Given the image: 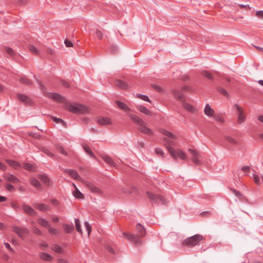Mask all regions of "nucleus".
I'll list each match as a JSON object with an SVG mask.
<instances>
[{"label":"nucleus","instance_id":"obj_39","mask_svg":"<svg viewBox=\"0 0 263 263\" xmlns=\"http://www.w3.org/2000/svg\"><path fill=\"white\" fill-rule=\"evenodd\" d=\"M75 224H76V228L77 231L79 232L80 234H82V230L81 228V225L80 220L78 219H74Z\"/></svg>","mask_w":263,"mask_h":263},{"label":"nucleus","instance_id":"obj_34","mask_svg":"<svg viewBox=\"0 0 263 263\" xmlns=\"http://www.w3.org/2000/svg\"><path fill=\"white\" fill-rule=\"evenodd\" d=\"M85 152L88 154L92 158H95V155L91 151L90 148L87 145L84 144L82 145Z\"/></svg>","mask_w":263,"mask_h":263},{"label":"nucleus","instance_id":"obj_54","mask_svg":"<svg viewBox=\"0 0 263 263\" xmlns=\"http://www.w3.org/2000/svg\"><path fill=\"white\" fill-rule=\"evenodd\" d=\"M182 89L185 91H189L191 92H193V89L191 87L187 85H183L182 87Z\"/></svg>","mask_w":263,"mask_h":263},{"label":"nucleus","instance_id":"obj_59","mask_svg":"<svg viewBox=\"0 0 263 263\" xmlns=\"http://www.w3.org/2000/svg\"><path fill=\"white\" fill-rule=\"evenodd\" d=\"M65 44L67 47H71L73 46L72 43L68 40H66L65 41Z\"/></svg>","mask_w":263,"mask_h":263},{"label":"nucleus","instance_id":"obj_50","mask_svg":"<svg viewBox=\"0 0 263 263\" xmlns=\"http://www.w3.org/2000/svg\"><path fill=\"white\" fill-rule=\"evenodd\" d=\"M213 118H214L215 120L218 121L220 123H223L224 122V119L220 115H214V117Z\"/></svg>","mask_w":263,"mask_h":263},{"label":"nucleus","instance_id":"obj_62","mask_svg":"<svg viewBox=\"0 0 263 263\" xmlns=\"http://www.w3.org/2000/svg\"><path fill=\"white\" fill-rule=\"evenodd\" d=\"M4 245L8 250L13 251L12 248L11 247L10 245L8 243L4 242Z\"/></svg>","mask_w":263,"mask_h":263},{"label":"nucleus","instance_id":"obj_31","mask_svg":"<svg viewBox=\"0 0 263 263\" xmlns=\"http://www.w3.org/2000/svg\"><path fill=\"white\" fill-rule=\"evenodd\" d=\"M226 140L228 142L230 143L233 145H237L238 144V141L235 139L234 138L232 137L231 136H228L226 137Z\"/></svg>","mask_w":263,"mask_h":263},{"label":"nucleus","instance_id":"obj_29","mask_svg":"<svg viewBox=\"0 0 263 263\" xmlns=\"http://www.w3.org/2000/svg\"><path fill=\"white\" fill-rule=\"evenodd\" d=\"M116 103L117 104L118 106L122 110L124 111L130 110L129 108L125 103L119 101H116Z\"/></svg>","mask_w":263,"mask_h":263},{"label":"nucleus","instance_id":"obj_33","mask_svg":"<svg viewBox=\"0 0 263 263\" xmlns=\"http://www.w3.org/2000/svg\"><path fill=\"white\" fill-rule=\"evenodd\" d=\"M135 96L136 98H139L140 99H141L143 101H146V102H148L149 103L151 102V101L150 100V99H149V98L147 96L140 94V93H136Z\"/></svg>","mask_w":263,"mask_h":263},{"label":"nucleus","instance_id":"obj_24","mask_svg":"<svg viewBox=\"0 0 263 263\" xmlns=\"http://www.w3.org/2000/svg\"><path fill=\"white\" fill-rule=\"evenodd\" d=\"M136 227L138 233V235H139L140 237H143L146 233V231L144 227L140 223H138L136 224Z\"/></svg>","mask_w":263,"mask_h":263},{"label":"nucleus","instance_id":"obj_14","mask_svg":"<svg viewBox=\"0 0 263 263\" xmlns=\"http://www.w3.org/2000/svg\"><path fill=\"white\" fill-rule=\"evenodd\" d=\"M97 122L101 125H107L111 124V120L108 117H99L97 118Z\"/></svg>","mask_w":263,"mask_h":263},{"label":"nucleus","instance_id":"obj_58","mask_svg":"<svg viewBox=\"0 0 263 263\" xmlns=\"http://www.w3.org/2000/svg\"><path fill=\"white\" fill-rule=\"evenodd\" d=\"M33 232L34 234L39 235H41L42 234V232L39 229L35 227L33 228Z\"/></svg>","mask_w":263,"mask_h":263},{"label":"nucleus","instance_id":"obj_26","mask_svg":"<svg viewBox=\"0 0 263 263\" xmlns=\"http://www.w3.org/2000/svg\"><path fill=\"white\" fill-rule=\"evenodd\" d=\"M6 162L14 169H18L21 167L20 163L14 160L6 159Z\"/></svg>","mask_w":263,"mask_h":263},{"label":"nucleus","instance_id":"obj_41","mask_svg":"<svg viewBox=\"0 0 263 263\" xmlns=\"http://www.w3.org/2000/svg\"><path fill=\"white\" fill-rule=\"evenodd\" d=\"M23 167L27 171H33L34 167L32 164L28 163H25L23 165Z\"/></svg>","mask_w":263,"mask_h":263},{"label":"nucleus","instance_id":"obj_18","mask_svg":"<svg viewBox=\"0 0 263 263\" xmlns=\"http://www.w3.org/2000/svg\"><path fill=\"white\" fill-rule=\"evenodd\" d=\"M22 208L24 211L29 215L33 216L36 214V212L35 210L30 206L26 204H22Z\"/></svg>","mask_w":263,"mask_h":263},{"label":"nucleus","instance_id":"obj_3","mask_svg":"<svg viewBox=\"0 0 263 263\" xmlns=\"http://www.w3.org/2000/svg\"><path fill=\"white\" fill-rule=\"evenodd\" d=\"M203 239V237L201 235L196 234L184 239L182 244L189 247H193L199 245Z\"/></svg>","mask_w":263,"mask_h":263},{"label":"nucleus","instance_id":"obj_20","mask_svg":"<svg viewBox=\"0 0 263 263\" xmlns=\"http://www.w3.org/2000/svg\"><path fill=\"white\" fill-rule=\"evenodd\" d=\"M37 177L43 182L46 184L48 186L52 185V182L46 175L40 174L37 176Z\"/></svg>","mask_w":263,"mask_h":263},{"label":"nucleus","instance_id":"obj_13","mask_svg":"<svg viewBox=\"0 0 263 263\" xmlns=\"http://www.w3.org/2000/svg\"><path fill=\"white\" fill-rule=\"evenodd\" d=\"M3 177L5 180L11 183H14L20 182L18 178L10 173H7V174L3 175Z\"/></svg>","mask_w":263,"mask_h":263},{"label":"nucleus","instance_id":"obj_10","mask_svg":"<svg viewBox=\"0 0 263 263\" xmlns=\"http://www.w3.org/2000/svg\"><path fill=\"white\" fill-rule=\"evenodd\" d=\"M47 96L58 102H64L65 101V98L59 93L49 92L47 93Z\"/></svg>","mask_w":263,"mask_h":263},{"label":"nucleus","instance_id":"obj_28","mask_svg":"<svg viewBox=\"0 0 263 263\" xmlns=\"http://www.w3.org/2000/svg\"><path fill=\"white\" fill-rule=\"evenodd\" d=\"M183 107L185 109L191 113H194L196 111V109L194 108V107L189 103H183Z\"/></svg>","mask_w":263,"mask_h":263},{"label":"nucleus","instance_id":"obj_30","mask_svg":"<svg viewBox=\"0 0 263 263\" xmlns=\"http://www.w3.org/2000/svg\"><path fill=\"white\" fill-rule=\"evenodd\" d=\"M72 195L73 196L78 199H82L84 198L83 194L79 190L77 187H76V190L73 191Z\"/></svg>","mask_w":263,"mask_h":263},{"label":"nucleus","instance_id":"obj_5","mask_svg":"<svg viewBox=\"0 0 263 263\" xmlns=\"http://www.w3.org/2000/svg\"><path fill=\"white\" fill-rule=\"evenodd\" d=\"M83 183L87 186L88 190L93 193L97 194H102V191L100 189L97 187L94 184L92 183L87 181H83Z\"/></svg>","mask_w":263,"mask_h":263},{"label":"nucleus","instance_id":"obj_12","mask_svg":"<svg viewBox=\"0 0 263 263\" xmlns=\"http://www.w3.org/2000/svg\"><path fill=\"white\" fill-rule=\"evenodd\" d=\"M64 172L66 174H68L73 179L80 180L83 182V180L76 171L72 169H65Z\"/></svg>","mask_w":263,"mask_h":263},{"label":"nucleus","instance_id":"obj_60","mask_svg":"<svg viewBox=\"0 0 263 263\" xmlns=\"http://www.w3.org/2000/svg\"><path fill=\"white\" fill-rule=\"evenodd\" d=\"M232 192L235 194V195L238 197H242V195L241 194V193H240L239 191H237L234 189H233L232 190Z\"/></svg>","mask_w":263,"mask_h":263},{"label":"nucleus","instance_id":"obj_51","mask_svg":"<svg viewBox=\"0 0 263 263\" xmlns=\"http://www.w3.org/2000/svg\"><path fill=\"white\" fill-rule=\"evenodd\" d=\"M6 188L9 192H13L15 190L14 187L10 183L6 184Z\"/></svg>","mask_w":263,"mask_h":263},{"label":"nucleus","instance_id":"obj_40","mask_svg":"<svg viewBox=\"0 0 263 263\" xmlns=\"http://www.w3.org/2000/svg\"><path fill=\"white\" fill-rule=\"evenodd\" d=\"M217 90L218 92H219L220 93H221L224 96H225L227 98L229 97V95L228 92L224 88H223L221 87H218L217 88Z\"/></svg>","mask_w":263,"mask_h":263},{"label":"nucleus","instance_id":"obj_4","mask_svg":"<svg viewBox=\"0 0 263 263\" xmlns=\"http://www.w3.org/2000/svg\"><path fill=\"white\" fill-rule=\"evenodd\" d=\"M232 109L236 110L237 112L238 119L237 122L239 124H241L246 120V116L242 108L238 104H234L233 106Z\"/></svg>","mask_w":263,"mask_h":263},{"label":"nucleus","instance_id":"obj_48","mask_svg":"<svg viewBox=\"0 0 263 263\" xmlns=\"http://www.w3.org/2000/svg\"><path fill=\"white\" fill-rule=\"evenodd\" d=\"M95 33L99 40H101L103 39V34L99 29H96Z\"/></svg>","mask_w":263,"mask_h":263},{"label":"nucleus","instance_id":"obj_61","mask_svg":"<svg viewBox=\"0 0 263 263\" xmlns=\"http://www.w3.org/2000/svg\"><path fill=\"white\" fill-rule=\"evenodd\" d=\"M241 170L245 172H248L250 171V167L248 165L243 166L241 168Z\"/></svg>","mask_w":263,"mask_h":263},{"label":"nucleus","instance_id":"obj_19","mask_svg":"<svg viewBox=\"0 0 263 263\" xmlns=\"http://www.w3.org/2000/svg\"><path fill=\"white\" fill-rule=\"evenodd\" d=\"M136 108L140 112L147 116H151L152 115V112L143 105H137Z\"/></svg>","mask_w":263,"mask_h":263},{"label":"nucleus","instance_id":"obj_2","mask_svg":"<svg viewBox=\"0 0 263 263\" xmlns=\"http://www.w3.org/2000/svg\"><path fill=\"white\" fill-rule=\"evenodd\" d=\"M64 107L67 110L76 114L88 112V109L86 106L76 103L65 102Z\"/></svg>","mask_w":263,"mask_h":263},{"label":"nucleus","instance_id":"obj_52","mask_svg":"<svg viewBox=\"0 0 263 263\" xmlns=\"http://www.w3.org/2000/svg\"><path fill=\"white\" fill-rule=\"evenodd\" d=\"M155 152L157 155H160L162 156H163L164 155V151L159 147H157L155 148Z\"/></svg>","mask_w":263,"mask_h":263},{"label":"nucleus","instance_id":"obj_6","mask_svg":"<svg viewBox=\"0 0 263 263\" xmlns=\"http://www.w3.org/2000/svg\"><path fill=\"white\" fill-rule=\"evenodd\" d=\"M138 129L140 132L147 135L151 136L154 134L153 130L146 125L144 121L138 126Z\"/></svg>","mask_w":263,"mask_h":263},{"label":"nucleus","instance_id":"obj_23","mask_svg":"<svg viewBox=\"0 0 263 263\" xmlns=\"http://www.w3.org/2000/svg\"><path fill=\"white\" fill-rule=\"evenodd\" d=\"M33 206L35 208L43 212L49 210V206L43 203H34L33 204Z\"/></svg>","mask_w":263,"mask_h":263},{"label":"nucleus","instance_id":"obj_11","mask_svg":"<svg viewBox=\"0 0 263 263\" xmlns=\"http://www.w3.org/2000/svg\"><path fill=\"white\" fill-rule=\"evenodd\" d=\"M13 231L20 237H23L25 234L29 233L28 229L22 227H14Z\"/></svg>","mask_w":263,"mask_h":263},{"label":"nucleus","instance_id":"obj_42","mask_svg":"<svg viewBox=\"0 0 263 263\" xmlns=\"http://www.w3.org/2000/svg\"><path fill=\"white\" fill-rule=\"evenodd\" d=\"M29 50L32 53L34 54L37 55L39 53V50L33 45H29Z\"/></svg>","mask_w":263,"mask_h":263},{"label":"nucleus","instance_id":"obj_25","mask_svg":"<svg viewBox=\"0 0 263 263\" xmlns=\"http://www.w3.org/2000/svg\"><path fill=\"white\" fill-rule=\"evenodd\" d=\"M115 85L120 88L127 89L128 86L127 83L121 80H117L115 81Z\"/></svg>","mask_w":263,"mask_h":263},{"label":"nucleus","instance_id":"obj_43","mask_svg":"<svg viewBox=\"0 0 263 263\" xmlns=\"http://www.w3.org/2000/svg\"><path fill=\"white\" fill-rule=\"evenodd\" d=\"M152 87L159 92H163L164 90L160 86L156 84H152Z\"/></svg>","mask_w":263,"mask_h":263},{"label":"nucleus","instance_id":"obj_7","mask_svg":"<svg viewBox=\"0 0 263 263\" xmlns=\"http://www.w3.org/2000/svg\"><path fill=\"white\" fill-rule=\"evenodd\" d=\"M147 195L150 200L156 203L164 202L163 198L159 195H155L150 192H147Z\"/></svg>","mask_w":263,"mask_h":263},{"label":"nucleus","instance_id":"obj_63","mask_svg":"<svg viewBox=\"0 0 263 263\" xmlns=\"http://www.w3.org/2000/svg\"><path fill=\"white\" fill-rule=\"evenodd\" d=\"M106 249L108 252H110V253H112V254H114V251L113 249H112L111 247H110V246H107L106 247Z\"/></svg>","mask_w":263,"mask_h":263},{"label":"nucleus","instance_id":"obj_17","mask_svg":"<svg viewBox=\"0 0 263 263\" xmlns=\"http://www.w3.org/2000/svg\"><path fill=\"white\" fill-rule=\"evenodd\" d=\"M204 114L209 117H214L215 110L212 109L209 104H206L204 108Z\"/></svg>","mask_w":263,"mask_h":263},{"label":"nucleus","instance_id":"obj_38","mask_svg":"<svg viewBox=\"0 0 263 263\" xmlns=\"http://www.w3.org/2000/svg\"><path fill=\"white\" fill-rule=\"evenodd\" d=\"M201 74H202V76L208 78L209 80H212L213 79V76H212V73L211 72H210L209 71H208L203 70L201 72Z\"/></svg>","mask_w":263,"mask_h":263},{"label":"nucleus","instance_id":"obj_57","mask_svg":"<svg viewBox=\"0 0 263 263\" xmlns=\"http://www.w3.org/2000/svg\"><path fill=\"white\" fill-rule=\"evenodd\" d=\"M255 15L259 18L263 19V11H257L256 12Z\"/></svg>","mask_w":263,"mask_h":263},{"label":"nucleus","instance_id":"obj_44","mask_svg":"<svg viewBox=\"0 0 263 263\" xmlns=\"http://www.w3.org/2000/svg\"><path fill=\"white\" fill-rule=\"evenodd\" d=\"M52 249L56 252H58V253H62V248L59 245H54L52 248Z\"/></svg>","mask_w":263,"mask_h":263},{"label":"nucleus","instance_id":"obj_1","mask_svg":"<svg viewBox=\"0 0 263 263\" xmlns=\"http://www.w3.org/2000/svg\"><path fill=\"white\" fill-rule=\"evenodd\" d=\"M163 140L165 142V146L166 148L174 159L177 160L178 158L183 160L187 159V156L180 149L175 150L172 147V145H174L173 142L167 140L166 138H163Z\"/></svg>","mask_w":263,"mask_h":263},{"label":"nucleus","instance_id":"obj_9","mask_svg":"<svg viewBox=\"0 0 263 263\" xmlns=\"http://www.w3.org/2000/svg\"><path fill=\"white\" fill-rule=\"evenodd\" d=\"M17 99L24 104L31 105L32 103L31 99L29 97L22 93H17L16 95Z\"/></svg>","mask_w":263,"mask_h":263},{"label":"nucleus","instance_id":"obj_55","mask_svg":"<svg viewBox=\"0 0 263 263\" xmlns=\"http://www.w3.org/2000/svg\"><path fill=\"white\" fill-rule=\"evenodd\" d=\"M48 231L51 234H57L58 231L57 229L48 227Z\"/></svg>","mask_w":263,"mask_h":263},{"label":"nucleus","instance_id":"obj_53","mask_svg":"<svg viewBox=\"0 0 263 263\" xmlns=\"http://www.w3.org/2000/svg\"><path fill=\"white\" fill-rule=\"evenodd\" d=\"M43 152L46 154L47 155V156H49V157H54V154L51 153V152H50L48 149H43Z\"/></svg>","mask_w":263,"mask_h":263},{"label":"nucleus","instance_id":"obj_49","mask_svg":"<svg viewBox=\"0 0 263 263\" xmlns=\"http://www.w3.org/2000/svg\"><path fill=\"white\" fill-rule=\"evenodd\" d=\"M84 226L87 231L88 235L89 236L91 231V227L87 221L84 222Z\"/></svg>","mask_w":263,"mask_h":263},{"label":"nucleus","instance_id":"obj_46","mask_svg":"<svg viewBox=\"0 0 263 263\" xmlns=\"http://www.w3.org/2000/svg\"><path fill=\"white\" fill-rule=\"evenodd\" d=\"M56 149L58 152H59L61 154H63L64 155H65V156L67 155V152L64 150V149L63 148V147L58 145L56 146Z\"/></svg>","mask_w":263,"mask_h":263},{"label":"nucleus","instance_id":"obj_32","mask_svg":"<svg viewBox=\"0 0 263 263\" xmlns=\"http://www.w3.org/2000/svg\"><path fill=\"white\" fill-rule=\"evenodd\" d=\"M63 228L64 231L66 233H70L74 230V227L72 225H69L67 224H64L63 225Z\"/></svg>","mask_w":263,"mask_h":263},{"label":"nucleus","instance_id":"obj_35","mask_svg":"<svg viewBox=\"0 0 263 263\" xmlns=\"http://www.w3.org/2000/svg\"><path fill=\"white\" fill-rule=\"evenodd\" d=\"M102 159L108 164L110 165L114 166L115 165V162L109 156L104 155L102 156Z\"/></svg>","mask_w":263,"mask_h":263},{"label":"nucleus","instance_id":"obj_27","mask_svg":"<svg viewBox=\"0 0 263 263\" xmlns=\"http://www.w3.org/2000/svg\"><path fill=\"white\" fill-rule=\"evenodd\" d=\"M30 182L32 185L38 189H41L42 188L41 183L39 180L35 178H31L30 179Z\"/></svg>","mask_w":263,"mask_h":263},{"label":"nucleus","instance_id":"obj_37","mask_svg":"<svg viewBox=\"0 0 263 263\" xmlns=\"http://www.w3.org/2000/svg\"><path fill=\"white\" fill-rule=\"evenodd\" d=\"M40 257L45 260L50 261L52 259V257L49 254L44 252L41 253Z\"/></svg>","mask_w":263,"mask_h":263},{"label":"nucleus","instance_id":"obj_16","mask_svg":"<svg viewBox=\"0 0 263 263\" xmlns=\"http://www.w3.org/2000/svg\"><path fill=\"white\" fill-rule=\"evenodd\" d=\"M172 92L175 99L182 102L185 101L184 95L180 90L174 89L172 90Z\"/></svg>","mask_w":263,"mask_h":263},{"label":"nucleus","instance_id":"obj_36","mask_svg":"<svg viewBox=\"0 0 263 263\" xmlns=\"http://www.w3.org/2000/svg\"><path fill=\"white\" fill-rule=\"evenodd\" d=\"M37 222L39 224L44 227H48L49 226L48 221L42 218L37 219Z\"/></svg>","mask_w":263,"mask_h":263},{"label":"nucleus","instance_id":"obj_8","mask_svg":"<svg viewBox=\"0 0 263 263\" xmlns=\"http://www.w3.org/2000/svg\"><path fill=\"white\" fill-rule=\"evenodd\" d=\"M123 235L125 236L126 239L130 240L135 244L140 243L141 242L140 238V237L138 235L128 234L125 233H123Z\"/></svg>","mask_w":263,"mask_h":263},{"label":"nucleus","instance_id":"obj_45","mask_svg":"<svg viewBox=\"0 0 263 263\" xmlns=\"http://www.w3.org/2000/svg\"><path fill=\"white\" fill-rule=\"evenodd\" d=\"M4 49L8 54H9L11 56H12L14 54V52L12 49H11L9 47H5L4 48Z\"/></svg>","mask_w":263,"mask_h":263},{"label":"nucleus","instance_id":"obj_22","mask_svg":"<svg viewBox=\"0 0 263 263\" xmlns=\"http://www.w3.org/2000/svg\"><path fill=\"white\" fill-rule=\"evenodd\" d=\"M129 116L132 121L137 124L138 126L143 121L141 118L135 114H130L129 115Z\"/></svg>","mask_w":263,"mask_h":263},{"label":"nucleus","instance_id":"obj_64","mask_svg":"<svg viewBox=\"0 0 263 263\" xmlns=\"http://www.w3.org/2000/svg\"><path fill=\"white\" fill-rule=\"evenodd\" d=\"M58 263H68V261L64 259L60 258L58 260Z\"/></svg>","mask_w":263,"mask_h":263},{"label":"nucleus","instance_id":"obj_15","mask_svg":"<svg viewBox=\"0 0 263 263\" xmlns=\"http://www.w3.org/2000/svg\"><path fill=\"white\" fill-rule=\"evenodd\" d=\"M189 151L192 155V160L193 162L195 164H199L200 161L198 160V158L199 157L200 155L198 152L197 151L191 148H189Z\"/></svg>","mask_w":263,"mask_h":263},{"label":"nucleus","instance_id":"obj_47","mask_svg":"<svg viewBox=\"0 0 263 263\" xmlns=\"http://www.w3.org/2000/svg\"><path fill=\"white\" fill-rule=\"evenodd\" d=\"M20 82L22 83H23V84H26V85H30L31 84V82L30 81V80H28V79H27L25 77L21 78Z\"/></svg>","mask_w":263,"mask_h":263},{"label":"nucleus","instance_id":"obj_21","mask_svg":"<svg viewBox=\"0 0 263 263\" xmlns=\"http://www.w3.org/2000/svg\"><path fill=\"white\" fill-rule=\"evenodd\" d=\"M160 132L162 134L165 135L167 137L170 139H168L167 138H166L167 140L174 143V142L172 140L175 139L176 137L172 133L164 129H161Z\"/></svg>","mask_w":263,"mask_h":263},{"label":"nucleus","instance_id":"obj_56","mask_svg":"<svg viewBox=\"0 0 263 263\" xmlns=\"http://www.w3.org/2000/svg\"><path fill=\"white\" fill-rule=\"evenodd\" d=\"M252 177H253V179H254V182L256 184H259V181H260L259 176L256 174H253Z\"/></svg>","mask_w":263,"mask_h":263}]
</instances>
